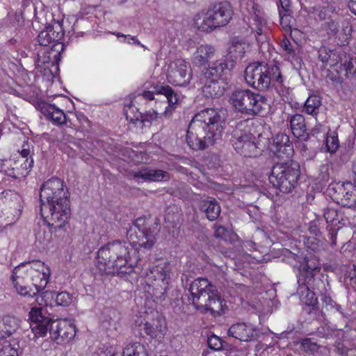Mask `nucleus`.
Segmentation results:
<instances>
[{
    "mask_svg": "<svg viewBox=\"0 0 356 356\" xmlns=\"http://www.w3.org/2000/svg\"><path fill=\"white\" fill-rule=\"evenodd\" d=\"M159 231L156 219L138 218L127 230L129 242L115 241L108 243L97 252V266L102 274L124 275L133 272L146 277L149 286L154 282L166 285L169 273L161 266H152L145 269V263L139 255V248H152Z\"/></svg>",
    "mask_w": 356,
    "mask_h": 356,
    "instance_id": "1",
    "label": "nucleus"
},
{
    "mask_svg": "<svg viewBox=\"0 0 356 356\" xmlns=\"http://www.w3.org/2000/svg\"><path fill=\"white\" fill-rule=\"evenodd\" d=\"M225 118L220 111L205 108L192 118L186 140L193 150H204L222 139Z\"/></svg>",
    "mask_w": 356,
    "mask_h": 356,
    "instance_id": "2",
    "label": "nucleus"
},
{
    "mask_svg": "<svg viewBox=\"0 0 356 356\" xmlns=\"http://www.w3.org/2000/svg\"><path fill=\"white\" fill-rule=\"evenodd\" d=\"M188 302L197 310L220 315L223 313L224 300L216 286L206 278L194 280L188 288Z\"/></svg>",
    "mask_w": 356,
    "mask_h": 356,
    "instance_id": "3",
    "label": "nucleus"
},
{
    "mask_svg": "<svg viewBox=\"0 0 356 356\" xmlns=\"http://www.w3.org/2000/svg\"><path fill=\"white\" fill-rule=\"evenodd\" d=\"M229 102L236 112L251 116L264 113L270 106L265 95L249 89L234 90L229 95Z\"/></svg>",
    "mask_w": 356,
    "mask_h": 356,
    "instance_id": "4",
    "label": "nucleus"
},
{
    "mask_svg": "<svg viewBox=\"0 0 356 356\" xmlns=\"http://www.w3.org/2000/svg\"><path fill=\"white\" fill-rule=\"evenodd\" d=\"M300 167L298 162L288 160L274 164L268 175L270 183L284 193H291L298 185Z\"/></svg>",
    "mask_w": 356,
    "mask_h": 356,
    "instance_id": "5",
    "label": "nucleus"
},
{
    "mask_svg": "<svg viewBox=\"0 0 356 356\" xmlns=\"http://www.w3.org/2000/svg\"><path fill=\"white\" fill-rule=\"evenodd\" d=\"M40 214L44 222L49 227L51 234H56L63 229L71 218L70 199L56 203H42Z\"/></svg>",
    "mask_w": 356,
    "mask_h": 356,
    "instance_id": "6",
    "label": "nucleus"
},
{
    "mask_svg": "<svg viewBox=\"0 0 356 356\" xmlns=\"http://www.w3.org/2000/svg\"><path fill=\"white\" fill-rule=\"evenodd\" d=\"M203 19L198 25L202 31L211 32L216 29L227 26L232 19L234 10L229 1H219L209 5L202 12Z\"/></svg>",
    "mask_w": 356,
    "mask_h": 356,
    "instance_id": "7",
    "label": "nucleus"
},
{
    "mask_svg": "<svg viewBox=\"0 0 356 356\" xmlns=\"http://www.w3.org/2000/svg\"><path fill=\"white\" fill-rule=\"evenodd\" d=\"M253 124L252 121L246 120L237 123L233 131L231 143L234 149L245 157H256L260 154L261 148L255 142L253 135L242 128L245 124Z\"/></svg>",
    "mask_w": 356,
    "mask_h": 356,
    "instance_id": "8",
    "label": "nucleus"
},
{
    "mask_svg": "<svg viewBox=\"0 0 356 356\" xmlns=\"http://www.w3.org/2000/svg\"><path fill=\"white\" fill-rule=\"evenodd\" d=\"M321 270L318 264L314 261L305 260L298 267L297 273L298 287L308 286L312 289H317V291L321 294L326 293L327 289L324 282L316 277Z\"/></svg>",
    "mask_w": 356,
    "mask_h": 356,
    "instance_id": "9",
    "label": "nucleus"
},
{
    "mask_svg": "<svg viewBox=\"0 0 356 356\" xmlns=\"http://www.w3.org/2000/svg\"><path fill=\"white\" fill-rule=\"evenodd\" d=\"M67 199H70V193L63 181L59 178H51L40 187L41 205L42 203H56Z\"/></svg>",
    "mask_w": 356,
    "mask_h": 356,
    "instance_id": "10",
    "label": "nucleus"
},
{
    "mask_svg": "<svg viewBox=\"0 0 356 356\" xmlns=\"http://www.w3.org/2000/svg\"><path fill=\"white\" fill-rule=\"evenodd\" d=\"M349 182L332 183L328 186L327 193L336 203L342 207L352 208L356 206V189Z\"/></svg>",
    "mask_w": 356,
    "mask_h": 356,
    "instance_id": "11",
    "label": "nucleus"
},
{
    "mask_svg": "<svg viewBox=\"0 0 356 356\" xmlns=\"http://www.w3.org/2000/svg\"><path fill=\"white\" fill-rule=\"evenodd\" d=\"M241 8L243 12H247L250 15V19L254 22L255 39L258 44H264L266 41V35L264 28L266 26V18L261 8L254 0H241Z\"/></svg>",
    "mask_w": 356,
    "mask_h": 356,
    "instance_id": "12",
    "label": "nucleus"
},
{
    "mask_svg": "<svg viewBox=\"0 0 356 356\" xmlns=\"http://www.w3.org/2000/svg\"><path fill=\"white\" fill-rule=\"evenodd\" d=\"M50 275L51 272L39 273L38 274H26V277L31 279L32 284L35 287L34 290L31 287L21 284L19 280H16V281L13 282V283L17 293L22 296L33 298L41 293L42 298H44L47 295L48 292H42V291H44L47 286Z\"/></svg>",
    "mask_w": 356,
    "mask_h": 356,
    "instance_id": "13",
    "label": "nucleus"
},
{
    "mask_svg": "<svg viewBox=\"0 0 356 356\" xmlns=\"http://www.w3.org/2000/svg\"><path fill=\"white\" fill-rule=\"evenodd\" d=\"M191 78V69L185 60L177 59L169 65L167 79L172 85L186 86L189 83Z\"/></svg>",
    "mask_w": 356,
    "mask_h": 356,
    "instance_id": "14",
    "label": "nucleus"
},
{
    "mask_svg": "<svg viewBox=\"0 0 356 356\" xmlns=\"http://www.w3.org/2000/svg\"><path fill=\"white\" fill-rule=\"evenodd\" d=\"M266 76L264 91L275 89L281 96L288 94V88L284 83V77L282 75L280 66L276 63H266Z\"/></svg>",
    "mask_w": 356,
    "mask_h": 356,
    "instance_id": "15",
    "label": "nucleus"
},
{
    "mask_svg": "<svg viewBox=\"0 0 356 356\" xmlns=\"http://www.w3.org/2000/svg\"><path fill=\"white\" fill-rule=\"evenodd\" d=\"M266 63L257 61L250 63L244 71L246 83L259 91H264Z\"/></svg>",
    "mask_w": 356,
    "mask_h": 356,
    "instance_id": "16",
    "label": "nucleus"
},
{
    "mask_svg": "<svg viewBox=\"0 0 356 356\" xmlns=\"http://www.w3.org/2000/svg\"><path fill=\"white\" fill-rule=\"evenodd\" d=\"M234 67V60L220 59L216 60L208 67H204L201 70L199 79L200 80L206 79L219 80L222 75L228 74Z\"/></svg>",
    "mask_w": 356,
    "mask_h": 356,
    "instance_id": "17",
    "label": "nucleus"
},
{
    "mask_svg": "<svg viewBox=\"0 0 356 356\" xmlns=\"http://www.w3.org/2000/svg\"><path fill=\"white\" fill-rule=\"evenodd\" d=\"M29 316L31 330L35 337H44L49 331L51 323L54 321L43 314L42 307H32Z\"/></svg>",
    "mask_w": 356,
    "mask_h": 356,
    "instance_id": "18",
    "label": "nucleus"
},
{
    "mask_svg": "<svg viewBox=\"0 0 356 356\" xmlns=\"http://www.w3.org/2000/svg\"><path fill=\"white\" fill-rule=\"evenodd\" d=\"M48 272H51L50 268L40 260L23 262L13 269L11 280L13 282L16 280H24V274H38Z\"/></svg>",
    "mask_w": 356,
    "mask_h": 356,
    "instance_id": "19",
    "label": "nucleus"
},
{
    "mask_svg": "<svg viewBox=\"0 0 356 356\" xmlns=\"http://www.w3.org/2000/svg\"><path fill=\"white\" fill-rule=\"evenodd\" d=\"M227 334L241 341H253L258 338L259 330L251 324L238 323L229 328Z\"/></svg>",
    "mask_w": 356,
    "mask_h": 356,
    "instance_id": "20",
    "label": "nucleus"
},
{
    "mask_svg": "<svg viewBox=\"0 0 356 356\" xmlns=\"http://www.w3.org/2000/svg\"><path fill=\"white\" fill-rule=\"evenodd\" d=\"M338 211L334 208L328 207L323 210V217L327 224L326 227L328 232L327 236L332 247L337 244V231L339 229V227H336V226L341 223Z\"/></svg>",
    "mask_w": 356,
    "mask_h": 356,
    "instance_id": "21",
    "label": "nucleus"
},
{
    "mask_svg": "<svg viewBox=\"0 0 356 356\" xmlns=\"http://www.w3.org/2000/svg\"><path fill=\"white\" fill-rule=\"evenodd\" d=\"M38 107L45 118L54 124L62 125L66 123L67 118L65 113L54 104L41 102L39 103Z\"/></svg>",
    "mask_w": 356,
    "mask_h": 356,
    "instance_id": "22",
    "label": "nucleus"
},
{
    "mask_svg": "<svg viewBox=\"0 0 356 356\" xmlns=\"http://www.w3.org/2000/svg\"><path fill=\"white\" fill-rule=\"evenodd\" d=\"M49 332L51 337L54 339L60 337L63 339L70 340L75 336V327L65 322L54 321L51 323Z\"/></svg>",
    "mask_w": 356,
    "mask_h": 356,
    "instance_id": "23",
    "label": "nucleus"
},
{
    "mask_svg": "<svg viewBox=\"0 0 356 356\" xmlns=\"http://www.w3.org/2000/svg\"><path fill=\"white\" fill-rule=\"evenodd\" d=\"M338 64V67L334 70L337 72L339 78H350L356 74V60L346 54L344 51L341 53V56Z\"/></svg>",
    "mask_w": 356,
    "mask_h": 356,
    "instance_id": "24",
    "label": "nucleus"
},
{
    "mask_svg": "<svg viewBox=\"0 0 356 356\" xmlns=\"http://www.w3.org/2000/svg\"><path fill=\"white\" fill-rule=\"evenodd\" d=\"M216 52L215 48L209 44L199 46L193 53L191 58L192 63L196 67H204L213 58Z\"/></svg>",
    "mask_w": 356,
    "mask_h": 356,
    "instance_id": "25",
    "label": "nucleus"
},
{
    "mask_svg": "<svg viewBox=\"0 0 356 356\" xmlns=\"http://www.w3.org/2000/svg\"><path fill=\"white\" fill-rule=\"evenodd\" d=\"M164 319L161 315L156 313L155 318L149 321H147L143 325V330L145 334L152 339L160 337L164 335L165 326L164 325Z\"/></svg>",
    "mask_w": 356,
    "mask_h": 356,
    "instance_id": "26",
    "label": "nucleus"
},
{
    "mask_svg": "<svg viewBox=\"0 0 356 356\" xmlns=\"http://www.w3.org/2000/svg\"><path fill=\"white\" fill-rule=\"evenodd\" d=\"M314 291H317V289H312V287L308 286H300L297 289V293L299 295L300 300L309 307L308 312L309 314L318 311V298Z\"/></svg>",
    "mask_w": 356,
    "mask_h": 356,
    "instance_id": "27",
    "label": "nucleus"
},
{
    "mask_svg": "<svg viewBox=\"0 0 356 356\" xmlns=\"http://www.w3.org/2000/svg\"><path fill=\"white\" fill-rule=\"evenodd\" d=\"M342 51L337 49L330 50L325 46H322L318 49V58L323 63V66L329 65L331 67H338L339 60L341 59Z\"/></svg>",
    "mask_w": 356,
    "mask_h": 356,
    "instance_id": "28",
    "label": "nucleus"
},
{
    "mask_svg": "<svg viewBox=\"0 0 356 356\" xmlns=\"http://www.w3.org/2000/svg\"><path fill=\"white\" fill-rule=\"evenodd\" d=\"M200 209L210 221L216 220L221 212L220 204L216 199L213 197H207L206 200H202L200 203Z\"/></svg>",
    "mask_w": 356,
    "mask_h": 356,
    "instance_id": "29",
    "label": "nucleus"
},
{
    "mask_svg": "<svg viewBox=\"0 0 356 356\" xmlns=\"http://www.w3.org/2000/svg\"><path fill=\"white\" fill-rule=\"evenodd\" d=\"M199 81L202 86V92L207 98H218L222 96L225 92V88L220 86L218 80L206 79L205 80L199 79Z\"/></svg>",
    "mask_w": 356,
    "mask_h": 356,
    "instance_id": "30",
    "label": "nucleus"
},
{
    "mask_svg": "<svg viewBox=\"0 0 356 356\" xmlns=\"http://www.w3.org/2000/svg\"><path fill=\"white\" fill-rule=\"evenodd\" d=\"M47 29L51 36L54 44L51 47L56 48L60 47L61 50L63 49V43L60 40L64 37V30L63 27V23L60 21L54 20L52 23L47 26Z\"/></svg>",
    "mask_w": 356,
    "mask_h": 356,
    "instance_id": "31",
    "label": "nucleus"
},
{
    "mask_svg": "<svg viewBox=\"0 0 356 356\" xmlns=\"http://www.w3.org/2000/svg\"><path fill=\"white\" fill-rule=\"evenodd\" d=\"M290 127L296 138L303 137L307 130L305 117L298 113L292 115L290 118Z\"/></svg>",
    "mask_w": 356,
    "mask_h": 356,
    "instance_id": "32",
    "label": "nucleus"
},
{
    "mask_svg": "<svg viewBox=\"0 0 356 356\" xmlns=\"http://www.w3.org/2000/svg\"><path fill=\"white\" fill-rule=\"evenodd\" d=\"M60 56V51L53 47H43L37 53V62L38 65L52 63H54Z\"/></svg>",
    "mask_w": 356,
    "mask_h": 356,
    "instance_id": "33",
    "label": "nucleus"
},
{
    "mask_svg": "<svg viewBox=\"0 0 356 356\" xmlns=\"http://www.w3.org/2000/svg\"><path fill=\"white\" fill-rule=\"evenodd\" d=\"M322 300V309L320 311L318 308V311H315L314 314H321L323 317L325 315V312H331L333 313H339L343 316V311L340 305H338L334 302L329 295H324Z\"/></svg>",
    "mask_w": 356,
    "mask_h": 356,
    "instance_id": "34",
    "label": "nucleus"
},
{
    "mask_svg": "<svg viewBox=\"0 0 356 356\" xmlns=\"http://www.w3.org/2000/svg\"><path fill=\"white\" fill-rule=\"evenodd\" d=\"M17 330V324L15 319L7 317L0 322V340L10 337L16 333Z\"/></svg>",
    "mask_w": 356,
    "mask_h": 356,
    "instance_id": "35",
    "label": "nucleus"
},
{
    "mask_svg": "<svg viewBox=\"0 0 356 356\" xmlns=\"http://www.w3.org/2000/svg\"><path fill=\"white\" fill-rule=\"evenodd\" d=\"M321 106V99L318 95H310L305 102L303 111L307 114L317 115Z\"/></svg>",
    "mask_w": 356,
    "mask_h": 356,
    "instance_id": "36",
    "label": "nucleus"
},
{
    "mask_svg": "<svg viewBox=\"0 0 356 356\" xmlns=\"http://www.w3.org/2000/svg\"><path fill=\"white\" fill-rule=\"evenodd\" d=\"M280 45L288 60L290 62L298 61V57L296 51L295 46L288 38H284L282 39Z\"/></svg>",
    "mask_w": 356,
    "mask_h": 356,
    "instance_id": "37",
    "label": "nucleus"
},
{
    "mask_svg": "<svg viewBox=\"0 0 356 356\" xmlns=\"http://www.w3.org/2000/svg\"><path fill=\"white\" fill-rule=\"evenodd\" d=\"M245 41L239 37H234L229 47L230 54H232L235 58H242L245 54Z\"/></svg>",
    "mask_w": 356,
    "mask_h": 356,
    "instance_id": "38",
    "label": "nucleus"
},
{
    "mask_svg": "<svg viewBox=\"0 0 356 356\" xmlns=\"http://www.w3.org/2000/svg\"><path fill=\"white\" fill-rule=\"evenodd\" d=\"M315 15L321 20L327 21H330L334 17H337L339 15L336 7L333 5H327V6L317 9L315 12Z\"/></svg>",
    "mask_w": 356,
    "mask_h": 356,
    "instance_id": "39",
    "label": "nucleus"
},
{
    "mask_svg": "<svg viewBox=\"0 0 356 356\" xmlns=\"http://www.w3.org/2000/svg\"><path fill=\"white\" fill-rule=\"evenodd\" d=\"M124 356H147L144 346L140 343L129 344L123 351Z\"/></svg>",
    "mask_w": 356,
    "mask_h": 356,
    "instance_id": "40",
    "label": "nucleus"
},
{
    "mask_svg": "<svg viewBox=\"0 0 356 356\" xmlns=\"http://www.w3.org/2000/svg\"><path fill=\"white\" fill-rule=\"evenodd\" d=\"M271 152L279 159H289L293 154L294 150L293 145H285L282 147H270Z\"/></svg>",
    "mask_w": 356,
    "mask_h": 356,
    "instance_id": "41",
    "label": "nucleus"
},
{
    "mask_svg": "<svg viewBox=\"0 0 356 356\" xmlns=\"http://www.w3.org/2000/svg\"><path fill=\"white\" fill-rule=\"evenodd\" d=\"M158 92L160 94H163L165 96L169 106H173L178 102L177 95L174 92V90L168 86H161L158 90Z\"/></svg>",
    "mask_w": 356,
    "mask_h": 356,
    "instance_id": "42",
    "label": "nucleus"
},
{
    "mask_svg": "<svg viewBox=\"0 0 356 356\" xmlns=\"http://www.w3.org/2000/svg\"><path fill=\"white\" fill-rule=\"evenodd\" d=\"M157 118L158 113L155 111L152 110L147 111L145 113H138L135 119L130 118V121L136 123V121L140 120L142 123L145 124V122L151 123L152 121L156 120Z\"/></svg>",
    "mask_w": 356,
    "mask_h": 356,
    "instance_id": "43",
    "label": "nucleus"
},
{
    "mask_svg": "<svg viewBox=\"0 0 356 356\" xmlns=\"http://www.w3.org/2000/svg\"><path fill=\"white\" fill-rule=\"evenodd\" d=\"M55 296V301L58 305L67 307L72 302V296L67 291H62L56 293V292H51V297Z\"/></svg>",
    "mask_w": 356,
    "mask_h": 356,
    "instance_id": "44",
    "label": "nucleus"
},
{
    "mask_svg": "<svg viewBox=\"0 0 356 356\" xmlns=\"http://www.w3.org/2000/svg\"><path fill=\"white\" fill-rule=\"evenodd\" d=\"M326 152L334 154L339 147V139L337 135H327L325 140Z\"/></svg>",
    "mask_w": 356,
    "mask_h": 356,
    "instance_id": "45",
    "label": "nucleus"
},
{
    "mask_svg": "<svg viewBox=\"0 0 356 356\" xmlns=\"http://www.w3.org/2000/svg\"><path fill=\"white\" fill-rule=\"evenodd\" d=\"M17 349L15 344L12 345L6 341L3 345H0V356H18Z\"/></svg>",
    "mask_w": 356,
    "mask_h": 356,
    "instance_id": "46",
    "label": "nucleus"
},
{
    "mask_svg": "<svg viewBox=\"0 0 356 356\" xmlns=\"http://www.w3.org/2000/svg\"><path fill=\"white\" fill-rule=\"evenodd\" d=\"M289 136L285 134H278L274 138L270 147H282L285 145H291Z\"/></svg>",
    "mask_w": 356,
    "mask_h": 356,
    "instance_id": "47",
    "label": "nucleus"
},
{
    "mask_svg": "<svg viewBox=\"0 0 356 356\" xmlns=\"http://www.w3.org/2000/svg\"><path fill=\"white\" fill-rule=\"evenodd\" d=\"M166 292V285L163 284H157L156 286L152 285V296L154 301L161 302L165 299V293Z\"/></svg>",
    "mask_w": 356,
    "mask_h": 356,
    "instance_id": "48",
    "label": "nucleus"
},
{
    "mask_svg": "<svg viewBox=\"0 0 356 356\" xmlns=\"http://www.w3.org/2000/svg\"><path fill=\"white\" fill-rule=\"evenodd\" d=\"M38 42L40 47H49V46L54 43L51 40V36H49V33L47 29V26L44 30L40 31L39 35H38Z\"/></svg>",
    "mask_w": 356,
    "mask_h": 356,
    "instance_id": "49",
    "label": "nucleus"
},
{
    "mask_svg": "<svg viewBox=\"0 0 356 356\" xmlns=\"http://www.w3.org/2000/svg\"><path fill=\"white\" fill-rule=\"evenodd\" d=\"M29 154H30V149L29 148L28 141H26L24 143V145L22 146V149L20 152V154L22 155V157L26 158V160L24 163V168L26 170H30L33 165L34 161H33V159L31 158L30 159H28V156L29 155Z\"/></svg>",
    "mask_w": 356,
    "mask_h": 356,
    "instance_id": "50",
    "label": "nucleus"
},
{
    "mask_svg": "<svg viewBox=\"0 0 356 356\" xmlns=\"http://www.w3.org/2000/svg\"><path fill=\"white\" fill-rule=\"evenodd\" d=\"M209 347L214 350H220L222 348L224 341L218 336L213 334L208 337Z\"/></svg>",
    "mask_w": 356,
    "mask_h": 356,
    "instance_id": "51",
    "label": "nucleus"
},
{
    "mask_svg": "<svg viewBox=\"0 0 356 356\" xmlns=\"http://www.w3.org/2000/svg\"><path fill=\"white\" fill-rule=\"evenodd\" d=\"M214 234L213 236L216 238L227 241L229 236V232L224 226L215 224L213 225Z\"/></svg>",
    "mask_w": 356,
    "mask_h": 356,
    "instance_id": "52",
    "label": "nucleus"
},
{
    "mask_svg": "<svg viewBox=\"0 0 356 356\" xmlns=\"http://www.w3.org/2000/svg\"><path fill=\"white\" fill-rule=\"evenodd\" d=\"M170 179V174L162 170L152 169V181H165Z\"/></svg>",
    "mask_w": 356,
    "mask_h": 356,
    "instance_id": "53",
    "label": "nucleus"
},
{
    "mask_svg": "<svg viewBox=\"0 0 356 356\" xmlns=\"http://www.w3.org/2000/svg\"><path fill=\"white\" fill-rule=\"evenodd\" d=\"M321 225H323V222L320 219H316L312 220L309 224V231L311 234L315 235L316 236H321Z\"/></svg>",
    "mask_w": 356,
    "mask_h": 356,
    "instance_id": "54",
    "label": "nucleus"
},
{
    "mask_svg": "<svg viewBox=\"0 0 356 356\" xmlns=\"http://www.w3.org/2000/svg\"><path fill=\"white\" fill-rule=\"evenodd\" d=\"M134 177L135 178L143 179L145 181H152V169L144 168L140 170L134 172Z\"/></svg>",
    "mask_w": 356,
    "mask_h": 356,
    "instance_id": "55",
    "label": "nucleus"
},
{
    "mask_svg": "<svg viewBox=\"0 0 356 356\" xmlns=\"http://www.w3.org/2000/svg\"><path fill=\"white\" fill-rule=\"evenodd\" d=\"M339 16L327 22V29L329 34L336 35L339 31Z\"/></svg>",
    "mask_w": 356,
    "mask_h": 356,
    "instance_id": "56",
    "label": "nucleus"
},
{
    "mask_svg": "<svg viewBox=\"0 0 356 356\" xmlns=\"http://www.w3.org/2000/svg\"><path fill=\"white\" fill-rule=\"evenodd\" d=\"M301 345L306 352H314L317 350L318 347L316 343L312 341L310 339H305L302 340Z\"/></svg>",
    "mask_w": 356,
    "mask_h": 356,
    "instance_id": "57",
    "label": "nucleus"
},
{
    "mask_svg": "<svg viewBox=\"0 0 356 356\" xmlns=\"http://www.w3.org/2000/svg\"><path fill=\"white\" fill-rule=\"evenodd\" d=\"M353 145L349 144L348 147L345 148L343 151H341L340 155V159L343 162H347L353 154Z\"/></svg>",
    "mask_w": 356,
    "mask_h": 356,
    "instance_id": "58",
    "label": "nucleus"
},
{
    "mask_svg": "<svg viewBox=\"0 0 356 356\" xmlns=\"http://www.w3.org/2000/svg\"><path fill=\"white\" fill-rule=\"evenodd\" d=\"M350 172L352 181L356 186V158L352 161Z\"/></svg>",
    "mask_w": 356,
    "mask_h": 356,
    "instance_id": "59",
    "label": "nucleus"
},
{
    "mask_svg": "<svg viewBox=\"0 0 356 356\" xmlns=\"http://www.w3.org/2000/svg\"><path fill=\"white\" fill-rule=\"evenodd\" d=\"M126 38L127 39V42L129 44H130L131 43V40H132L133 43H134L136 44H138V45H140L142 47H144V45L140 44V42L137 40L136 36H131L130 35H127Z\"/></svg>",
    "mask_w": 356,
    "mask_h": 356,
    "instance_id": "60",
    "label": "nucleus"
},
{
    "mask_svg": "<svg viewBox=\"0 0 356 356\" xmlns=\"http://www.w3.org/2000/svg\"><path fill=\"white\" fill-rule=\"evenodd\" d=\"M348 7L351 12L356 15V0H350L348 3Z\"/></svg>",
    "mask_w": 356,
    "mask_h": 356,
    "instance_id": "61",
    "label": "nucleus"
},
{
    "mask_svg": "<svg viewBox=\"0 0 356 356\" xmlns=\"http://www.w3.org/2000/svg\"><path fill=\"white\" fill-rule=\"evenodd\" d=\"M143 95L145 99H148V100H152L154 98V95L151 91H145L143 92Z\"/></svg>",
    "mask_w": 356,
    "mask_h": 356,
    "instance_id": "62",
    "label": "nucleus"
},
{
    "mask_svg": "<svg viewBox=\"0 0 356 356\" xmlns=\"http://www.w3.org/2000/svg\"><path fill=\"white\" fill-rule=\"evenodd\" d=\"M291 334V332H282L280 334H276V337L278 339L288 338V335Z\"/></svg>",
    "mask_w": 356,
    "mask_h": 356,
    "instance_id": "63",
    "label": "nucleus"
},
{
    "mask_svg": "<svg viewBox=\"0 0 356 356\" xmlns=\"http://www.w3.org/2000/svg\"><path fill=\"white\" fill-rule=\"evenodd\" d=\"M350 284L355 290H356V277H350Z\"/></svg>",
    "mask_w": 356,
    "mask_h": 356,
    "instance_id": "64",
    "label": "nucleus"
}]
</instances>
